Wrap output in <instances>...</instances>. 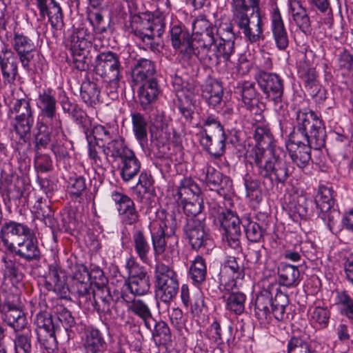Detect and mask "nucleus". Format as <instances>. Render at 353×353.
<instances>
[{
  "label": "nucleus",
  "mask_w": 353,
  "mask_h": 353,
  "mask_svg": "<svg viewBox=\"0 0 353 353\" xmlns=\"http://www.w3.org/2000/svg\"><path fill=\"white\" fill-rule=\"evenodd\" d=\"M192 29L194 44L201 63L212 66L230 59L234 52V35L230 24L217 29L205 17L199 16L194 21Z\"/></svg>",
  "instance_id": "1"
},
{
  "label": "nucleus",
  "mask_w": 353,
  "mask_h": 353,
  "mask_svg": "<svg viewBox=\"0 0 353 353\" xmlns=\"http://www.w3.org/2000/svg\"><path fill=\"white\" fill-rule=\"evenodd\" d=\"M234 23L245 39L256 43L263 37L262 18L259 0H232Z\"/></svg>",
  "instance_id": "2"
},
{
  "label": "nucleus",
  "mask_w": 353,
  "mask_h": 353,
  "mask_svg": "<svg viewBox=\"0 0 353 353\" xmlns=\"http://www.w3.org/2000/svg\"><path fill=\"white\" fill-rule=\"evenodd\" d=\"M252 165L254 172L263 178L284 183L289 176V170L285 160L274 151H266L262 148L253 149Z\"/></svg>",
  "instance_id": "3"
},
{
  "label": "nucleus",
  "mask_w": 353,
  "mask_h": 353,
  "mask_svg": "<svg viewBox=\"0 0 353 353\" xmlns=\"http://www.w3.org/2000/svg\"><path fill=\"white\" fill-rule=\"evenodd\" d=\"M159 223V229L157 232H151V239L155 260L169 261L179 254V238L174 235L176 223L172 215H165Z\"/></svg>",
  "instance_id": "4"
},
{
  "label": "nucleus",
  "mask_w": 353,
  "mask_h": 353,
  "mask_svg": "<svg viewBox=\"0 0 353 353\" xmlns=\"http://www.w3.org/2000/svg\"><path fill=\"white\" fill-rule=\"evenodd\" d=\"M296 123L292 134L310 143L314 150H320L325 145L326 132L323 121L313 111L300 110L296 112Z\"/></svg>",
  "instance_id": "5"
},
{
  "label": "nucleus",
  "mask_w": 353,
  "mask_h": 353,
  "mask_svg": "<svg viewBox=\"0 0 353 353\" xmlns=\"http://www.w3.org/2000/svg\"><path fill=\"white\" fill-rule=\"evenodd\" d=\"M155 295L165 303H170L179 292L178 275L169 265L157 262L154 269Z\"/></svg>",
  "instance_id": "6"
},
{
  "label": "nucleus",
  "mask_w": 353,
  "mask_h": 353,
  "mask_svg": "<svg viewBox=\"0 0 353 353\" xmlns=\"http://www.w3.org/2000/svg\"><path fill=\"white\" fill-rule=\"evenodd\" d=\"M94 70L112 88L117 89L119 87L123 77V68L117 54L112 51L98 54L95 58Z\"/></svg>",
  "instance_id": "7"
},
{
  "label": "nucleus",
  "mask_w": 353,
  "mask_h": 353,
  "mask_svg": "<svg viewBox=\"0 0 353 353\" xmlns=\"http://www.w3.org/2000/svg\"><path fill=\"white\" fill-rule=\"evenodd\" d=\"M37 107L39 110V121L51 124L59 134L61 131V121L57 112V100L52 89L40 92L37 100Z\"/></svg>",
  "instance_id": "8"
},
{
  "label": "nucleus",
  "mask_w": 353,
  "mask_h": 353,
  "mask_svg": "<svg viewBox=\"0 0 353 353\" xmlns=\"http://www.w3.org/2000/svg\"><path fill=\"white\" fill-rule=\"evenodd\" d=\"M259 87L267 99L274 102V108L279 111L283 108V81L275 73L260 72L256 76Z\"/></svg>",
  "instance_id": "9"
},
{
  "label": "nucleus",
  "mask_w": 353,
  "mask_h": 353,
  "mask_svg": "<svg viewBox=\"0 0 353 353\" xmlns=\"http://www.w3.org/2000/svg\"><path fill=\"white\" fill-rule=\"evenodd\" d=\"M205 217L187 219L183 227L185 236L191 246L195 250L202 248L209 250L212 246V240L205 224Z\"/></svg>",
  "instance_id": "10"
},
{
  "label": "nucleus",
  "mask_w": 353,
  "mask_h": 353,
  "mask_svg": "<svg viewBox=\"0 0 353 353\" xmlns=\"http://www.w3.org/2000/svg\"><path fill=\"white\" fill-rule=\"evenodd\" d=\"M219 276L220 285L230 292L241 285L244 278L243 268L235 257L230 256L222 265Z\"/></svg>",
  "instance_id": "11"
},
{
  "label": "nucleus",
  "mask_w": 353,
  "mask_h": 353,
  "mask_svg": "<svg viewBox=\"0 0 353 353\" xmlns=\"http://www.w3.org/2000/svg\"><path fill=\"white\" fill-rule=\"evenodd\" d=\"M31 230L28 225L13 221L5 222L1 228L0 238L6 248L15 251V244L24 237L30 236Z\"/></svg>",
  "instance_id": "12"
},
{
  "label": "nucleus",
  "mask_w": 353,
  "mask_h": 353,
  "mask_svg": "<svg viewBox=\"0 0 353 353\" xmlns=\"http://www.w3.org/2000/svg\"><path fill=\"white\" fill-rule=\"evenodd\" d=\"M286 148L292 161L299 168L307 166L311 160V146L310 143H305L297 134H291L286 143Z\"/></svg>",
  "instance_id": "13"
},
{
  "label": "nucleus",
  "mask_w": 353,
  "mask_h": 353,
  "mask_svg": "<svg viewBox=\"0 0 353 353\" xmlns=\"http://www.w3.org/2000/svg\"><path fill=\"white\" fill-rule=\"evenodd\" d=\"M37 326V339L46 349L57 343L55 326L51 315L48 312H39L34 320Z\"/></svg>",
  "instance_id": "14"
},
{
  "label": "nucleus",
  "mask_w": 353,
  "mask_h": 353,
  "mask_svg": "<svg viewBox=\"0 0 353 353\" xmlns=\"http://www.w3.org/2000/svg\"><path fill=\"white\" fill-rule=\"evenodd\" d=\"M111 197L124 223L132 225L138 221V212L135 209L134 201L128 196L115 190L112 192Z\"/></svg>",
  "instance_id": "15"
},
{
  "label": "nucleus",
  "mask_w": 353,
  "mask_h": 353,
  "mask_svg": "<svg viewBox=\"0 0 353 353\" xmlns=\"http://www.w3.org/2000/svg\"><path fill=\"white\" fill-rule=\"evenodd\" d=\"M221 224L225 231L228 245L234 250L239 249L241 236L239 218L233 212H227L223 214Z\"/></svg>",
  "instance_id": "16"
},
{
  "label": "nucleus",
  "mask_w": 353,
  "mask_h": 353,
  "mask_svg": "<svg viewBox=\"0 0 353 353\" xmlns=\"http://www.w3.org/2000/svg\"><path fill=\"white\" fill-rule=\"evenodd\" d=\"M203 180L210 190L216 191L219 194H225L229 191L232 181L214 167L207 165L203 169Z\"/></svg>",
  "instance_id": "17"
},
{
  "label": "nucleus",
  "mask_w": 353,
  "mask_h": 353,
  "mask_svg": "<svg viewBox=\"0 0 353 353\" xmlns=\"http://www.w3.org/2000/svg\"><path fill=\"white\" fill-rule=\"evenodd\" d=\"M40 16L48 17L52 27L61 29L63 26L62 10L55 0H36Z\"/></svg>",
  "instance_id": "18"
},
{
  "label": "nucleus",
  "mask_w": 353,
  "mask_h": 353,
  "mask_svg": "<svg viewBox=\"0 0 353 353\" xmlns=\"http://www.w3.org/2000/svg\"><path fill=\"white\" fill-rule=\"evenodd\" d=\"M271 30L276 47L281 50H285L289 43V39L284 23L278 7L273 8L271 15Z\"/></svg>",
  "instance_id": "19"
},
{
  "label": "nucleus",
  "mask_w": 353,
  "mask_h": 353,
  "mask_svg": "<svg viewBox=\"0 0 353 353\" xmlns=\"http://www.w3.org/2000/svg\"><path fill=\"white\" fill-rule=\"evenodd\" d=\"M141 83L142 85L138 90V96L141 106L144 110H148L157 101L161 90L156 78Z\"/></svg>",
  "instance_id": "20"
},
{
  "label": "nucleus",
  "mask_w": 353,
  "mask_h": 353,
  "mask_svg": "<svg viewBox=\"0 0 353 353\" xmlns=\"http://www.w3.org/2000/svg\"><path fill=\"white\" fill-rule=\"evenodd\" d=\"M83 353H103L105 349V341L99 330L88 329L83 338Z\"/></svg>",
  "instance_id": "21"
},
{
  "label": "nucleus",
  "mask_w": 353,
  "mask_h": 353,
  "mask_svg": "<svg viewBox=\"0 0 353 353\" xmlns=\"http://www.w3.org/2000/svg\"><path fill=\"white\" fill-rule=\"evenodd\" d=\"M122 168L121 175L123 181H129L134 179L141 168V163L132 150H125L121 158Z\"/></svg>",
  "instance_id": "22"
},
{
  "label": "nucleus",
  "mask_w": 353,
  "mask_h": 353,
  "mask_svg": "<svg viewBox=\"0 0 353 353\" xmlns=\"http://www.w3.org/2000/svg\"><path fill=\"white\" fill-rule=\"evenodd\" d=\"M17 245L19 246V249L15 248L14 252L21 258L27 261L39 259L40 252L37 245V240L32 232L30 236L24 237Z\"/></svg>",
  "instance_id": "23"
},
{
  "label": "nucleus",
  "mask_w": 353,
  "mask_h": 353,
  "mask_svg": "<svg viewBox=\"0 0 353 353\" xmlns=\"http://www.w3.org/2000/svg\"><path fill=\"white\" fill-rule=\"evenodd\" d=\"M288 6L293 20L297 26L304 33H307L310 28V20L306 10L298 0H289Z\"/></svg>",
  "instance_id": "24"
},
{
  "label": "nucleus",
  "mask_w": 353,
  "mask_h": 353,
  "mask_svg": "<svg viewBox=\"0 0 353 353\" xmlns=\"http://www.w3.org/2000/svg\"><path fill=\"white\" fill-rule=\"evenodd\" d=\"M51 129L52 132H54V135H62V130L57 134L54 128L51 124L43 123L41 121H38L37 124V132L34 134V143L35 151L41 150V149L46 148L50 143L51 137L49 132Z\"/></svg>",
  "instance_id": "25"
},
{
  "label": "nucleus",
  "mask_w": 353,
  "mask_h": 353,
  "mask_svg": "<svg viewBox=\"0 0 353 353\" xmlns=\"http://www.w3.org/2000/svg\"><path fill=\"white\" fill-rule=\"evenodd\" d=\"M132 243L134 251L139 259L145 264H149L150 259L148 256L150 252V245L144 233L137 230L134 231L132 236Z\"/></svg>",
  "instance_id": "26"
},
{
  "label": "nucleus",
  "mask_w": 353,
  "mask_h": 353,
  "mask_svg": "<svg viewBox=\"0 0 353 353\" xmlns=\"http://www.w3.org/2000/svg\"><path fill=\"white\" fill-rule=\"evenodd\" d=\"M3 321L15 332H21L28 328V321L22 310H4Z\"/></svg>",
  "instance_id": "27"
},
{
  "label": "nucleus",
  "mask_w": 353,
  "mask_h": 353,
  "mask_svg": "<svg viewBox=\"0 0 353 353\" xmlns=\"http://www.w3.org/2000/svg\"><path fill=\"white\" fill-rule=\"evenodd\" d=\"M132 130L142 148L148 144V120L139 112L132 114Z\"/></svg>",
  "instance_id": "28"
},
{
  "label": "nucleus",
  "mask_w": 353,
  "mask_h": 353,
  "mask_svg": "<svg viewBox=\"0 0 353 353\" xmlns=\"http://www.w3.org/2000/svg\"><path fill=\"white\" fill-rule=\"evenodd\" d=\"M156 69L154 63L146 59L138 61L133 70V80L136 83L145 82L150 79L154 78Z\"/></svg>",
  "instance_id": "29"
},
{
  "label": "nucleus",
  "mask_w": 353,
  "mask_h": 353,
  "mask_svg": "<svg viewBox=\"0 0 353 353\" xmlns=\"http://www.w3.org/2000/svg\"><path fill=\"white\" fill-rule=\"evenodd\" d=\"M201 95L210 105L216 107L222 101L223 88L218 82H207L201 87Z\"/></svg>",
  "instance_id": "30"
},
{
  "label": "nucleus",
  "mask_w": 353,
  "mask_h": 353,
  "mask_svg": "<svg viewBox=\"0 0 353 353\" xmlns=\"http://www.w3.org/2000/svg\"><path fill=\"white\" fill-rule=\"evenodd\" d=\"M274 299L268 290L262 291L256 299L255 314L259 319H270L271 313L270 307L273 303Z\"/></svg>",
  "instance_id": "31"
},
{
  "label": "nucleus",
  "mask_w": 353,
  "mask_h": 353,
  "mask_svg": "<svg viewBox=\"0 0 353 353\" xmlns=\"http://www.w3.org/2000/svg\"><path fill=\"white\" fill-rule=\"evenodd\" d=\"M316 207L325 215L334 206V191L331 187L321 185L315 198Z\"/></svg>",
  "instance_id": "32"
},
{
  "label": "nucleus",
  "mask_w": 353,
  "mask_h": 353,
  "mask_svg": "<svg viewBox=\"0 0 353 353\" xmlns=\"http://www.w3.org/2000/svg\"><path fill=\"white\" fill-rule=\"evenodd\" d=\"M8 114L10 117L14 115L13 119H34L30 102L27 99L15 100L10 107Z\"/></svg>",
  "instance_id": "33"
},
{
  "label": "nucleus",
  "mask_w": 353,
  "mask_h": 353,
  "mask_svg": "<svg viewBox=\"0 0 353 353\" xmlns=\"http://www.w3.org/2000/svg\"><path fill=\"white\" fill-rule=\"evenodd\" d=\"M123 299L127 304V310L129 312L139 316L142 320L152 318L151 310L148 304L139 299L130 300L127 296L123 295Z\"/></svg>",
  "instance_id": "34"
},
{
  "label": "nucleus",
  "mask_w": 353,
  "mask_h": 353,
  "mask_svg": "<svg viewBox=\"0 0 353 353\" xmlns=\"http://www.w3.org/2000/svg\"><path fill=\"white\" fill-rule=\"evenodd\" d=\"M299 276V270L294 265H283L279 269V282L286 287L297 285Z\"/></svg>",
  "instance_id": "35"
},
{
  "label": "nucleus",
  "mask_w": 353,
  "mask_h": 353,
  "mask_svg": "<svg viewBox=\"0 0 353 353\" xmlns=\"http://www.w3.org/2000/svg\"><path fill=\"white\" fill-rule=\"evenodd\" d=\"M203 133L201 142L206 148L209 153L215 157H219L223 155L225 152V143L226 141L225 132L218 134L219 140L216 144L212 143V137L205 131Z\"/></svg>",
  "instance_id": "36"
},
{
  "label": "nucleus",
  "mask_w": 353,
  "mask_h": 353,
  "mask_svg": "<svg viewBox=\"0 0 353 353\" xmlns=\"http://www.w3.org/2000/svg\"><path fill=\"white\" fill-rule=\"evenodd\" d=\"M150 280L146 272L130 278L128 289L132 294L141 296L150 290Z\"/></svg>",
  "instance_id": "37"
},
{
  "label": "nucleus",
  "mask_w": 353,
  "mask_h": 353,
  "mask_svg": "<svg viewBox=\"0 0 353 353\" xmlns=\"http://www.w3.org/2000/svg\"><path fill=\"white\" fill-rule=\"evenodd\" d=\"M63 272L57 264L49 268V281H46L47 288L54 292H61L65 288V280L61 276Z\"/></svg>",
  "instance_id": "38"
},
{
  "label": "nucleus",
  "mask_w": 353,
  "mask_h": 353,
  "mask_svg": "<svg viewBox=\"0 0 353 353\" xmlns=\"http://www.w3.org/2000/svg\"><path fill=\"white\" fill-rule=\"evenodd\" d=\"M310 321L314 327L319 329L325 328L327 326L330 312L327 307H314L310 309Z\"/></svg>",
  "instance_id": "39"
},
{
  "label": "nucleus",
  "mask_w": 353,
  "mask_h": 353,
  "mask_svg": "<svg viewBox=\"0 0 353 353\" xmlns=\"http://www.w3.org/2000/svg\"><path fill=\"white\" fill-rule=\"evenodd\" d=\"M288 303V296L281 292H277L271 306L270 312L277 321H283L287 317L285 308Z\"/></svg>",
  "instance_id": "40"
},
{
  "label": "nucleus",
  "mask_w": 353,
  "mask_h": 353,
  "mask_svg": "<svg viewBox=\"0 0 353 353\" xmlns=\"http://www.w3.org/2000/svg\"><path fill=\"white\" fill-rule=\"evenodd\" d=\"M246 296L241 292H232L226 298V309L236 314H241L245 311Z\"/></svg>",
  "instance_id": "41"
},
{
  "label": "nucleus",
  "mask_w": 353,
  "mask_h": 353,
  "mask_svg": "<svg viewBox=\"0 0 353 353\" xmlns=\"http://www.w3.org/2000/svg\"><path fill=\"white\" fill-rule=\"evenodd\" d=\"M173 85L179 97H184L191 100L199 94L200 88L194 83L183 82L179 77H176L173 81Z\"/></svg>",
  "instance_id": "42"
},
{
  "label": "nucleus",
  "mask_w": 353,
  "mask_h": 353,
  "mask_svg": "<svg viewBox=\"0 0 353 353\" xmlns=\"http://www.w3.org/2000/svg\"><path fill=\"white\" fill-rule=\"evenodd\" d=\"M2 75L5 80L8 82H12L15 80L17 75V60L14 54H10L2 59L0 63Z\"/></svg>",
  "instance_id": "43"
},
{
  "label": "nucleus",
  "mask_w": 353,
  "mask_h": 353,
  "mask_svg": "<svg viewBox=\"0 0 353 353\" xmlns=\"http://www.w3.org/2000/svg\"><path fill=\"white\" fill-rule=\"evenodd\" d=\"M34 123V119H12L11 125L19 139L26 143L30 139V132Z\"/></svg>",
  "instance_id": "44"
},
{
  "label": "nucleus",
  "mask_w": 353,
  "mask_h": 353,
  "mask_svg": "<svg viewBox=\"0 0 353 353\" xmlns=\"http://www.w3.org/2000/svg\"><path fill=\"white\" fill-rule=\"evenodd\" d=\"M32 332L30 329L16 332L14 339V353H30Z\"/></svg>",
  "instance_id": "45"
},
{
  "label": "nucleus",
  "mask_w": 353,
  "mask_h": 353,
  "mask_svg": "<svg viewBox=\"0 0 353 353\" xmlns=\"http://www.w3.org/2000/svg\"><path fill=\"white\" fill-rule=\"evenodd\" d=\"M190 277L196 284L203 283L206 278L207 268L205 260L201 256H196L190 269Z\"/></svg>",
  "instance_id": "46"
},
{
  "label": "nucleus",
  "mask_w": 353,
  "mask_h": 353,
  "mask_svg": "<svg viewBox=\"0 0 353 353\" xmlns=\"http://www.w3.org/2000/svg\"><path fill=\"white\" fill-rule=\"evenodd\" d=\"M100 90L94 82H87L82 84L81 97L88 105L93 106L99 101Z\"/></svg>",
  "instance_id": "47"
},
{
  "label": "nucleus",
  "mask_w": 353,
  "mask_h": 353,
  "mask_svg": "<svg viewBox=\"0 0 353 353\" xmlns=\"http://www.w3.org/2000/svg\"><path fill=\"white\" fill-rule=\"evenodd\" d=\"M288 353H313L307 339L303 336H292L288 342Z\"/></svg>",
  "instance_id": "48"
},
{
  "label": "nucleus",
  "mask_w": 353,
  "mask_h": 353,
  "mask_svg": "<svg viewBox=\"0 0 353 353\" xmlns=\"http://www.w3.org/2000/svg\"><path fill=\"white\" fill-rule=\"evenodd\" d=\"M238 92L240 93L244 104L248 108L254 106L256 91L254 83L248 81L243 82L237 88Z\"/></svg>",
  "instance_id": "49"
},
{
  "label": "nucleus",
  "mask_w": 353,
  "mask_h": 353,
  "mask_svg": "<svg viewBox=\"0 0 353 353\" xmlns=\"http://www.w3.org/2000/svg\"><path fill=\"white\" fill-rule=\"evenodd\" d=\"M134 34L143 43L145 48H152L154 33L148 21L143 22L140 27L137 26L134 30Z\"/></svg>",
  "instance_id": "50"
},
{
  "label": "nucleus",
  "mask_w": 353,
  "mask_h": 353,
  "mask_svg": "<svg viewBox=\"0 0 353 353\" xmlns=\"http://www.w3.org/2000/svg\"><path fill=\"white\" fill-rule=\"evenodd\" d=\"M309 201L304 196H300L296 201L289 204V210L294 219L305 218L308 214Z\"/></svg>",
  "instance_id": "51"
},
{
  "label": "nucleus",
  "mask_w": 353,
  "mask_h": 353,
  "mask_svg": "<svg viewBox=\"0 0 353 353\" xmlns=\"http://www.w3.org/2000/svg\"><path fill=\"white\" fill-rule=\"evenodd\" d=\"M125 150H132L125 146L124 141L121 139H114L107 143L103 149L106 157L113 158L123 157V154Z\"/></svg>",
  "instance_id": "52"
},
{
  "label": "nucleus",
  "mask_w": 353,
  "mask_h": 353,
  "mask_svg": "<svg viewBox=\"0 0 353 353\" xmlns=\"http://www.w3.org/2000/svg\"><path fill=\"white\" fill-rule=\"evenodd\" d=\"M244 185L247 196L252 203L259 204L262 200V194L259 189V182L250 177H245L244 178Z\"/></svg>",
  "instance_id": "53"
},
{
  "label": "nucleus",
  "mask_w": 353,
  "mask_h": 353,
  "mask_svg": "<svg viewBox=\"0 0 353 353\" xmlns=\"http://www.w3.org/2000/svg\"><path fill=\"white\" fill-rule=\"evenodd\" d=\"M242 223L249 241L258 242L261 239L263 236V230L259 223L252 221L249 219H244Z\"/></svg>",
  "instance_id": "54"
},
{
  "label": "nucleus",
  "mask_w": 353,
  "mask_h": 353,
  "mask_svg": "<svg viewBox=\"0 0 353 353\" xmlns=\"http://www.w3.org/2000/svg\"><path fill=\"white\" fill-rule=\"evenodd\" d=\"M13 47L18 54L30 53L34 49V43L28 37L15 33L13 39Z\"/></svg>",
  "instance_id": "55"
},
{
  "label": "nucleus",
  "mask_w": 353,
  "mask_h": 353,
  "mask_svg": "<svg viewBox=\"0 0 353 353\" xmlns=\"http://www.w3.org/2000/svg\"><path fill=\"white\" fill-rule=\"evenodd\" d=\"M172 45L174 49H177L190 41L188 32L183 30L180 26H174L170 30Z\"/></svg>",
  "instance_id": "56"
},
{
  "label": "nucleus",
  "mask_w": 353,
  "mask_h": 353,
  "mask_svg": "<svg viewBox=\"0 0 353 353\" xmlns=\"http://www.w3.org/2000/svg\"><path fill=\"white\" fill-rule=\"evenodd\" d=\"M310 4L316 8L321 12L325 13L326 17L323 23L330 26L332 23V11L329 0H308Z\"/></svg>",
  "instance_id": "57"
},
{
  "label": "nucleus",
  "mask_w": 353,
  "mask_h": 353,
  "mask_svg": "<svg viewBox=\"0 0 353 353\" xmlns=\"http://www.w3.org/2000/svg\"><path fill=\"white\" fill-rule=\"evenodd\" d=\"M338 303L341 306V313L348 319H353V299L345 292L337 295Z\"/></svg>",
  "instance_id": "58"
},
{
  "label": "nucleus",
  "mask_w": 353,
  "mask_h": 353,
  "mask_svg": "<svg viewBox=\"0 0 353 353\" xmlns=\"http://www.w3.org/2000/svg\"><path fill=\"white\" fill-rule=\"evenodd\" d=\"M40 150L35 151L34 166L41 173L49 172L52 168V161L47 154H42Z\"/></svg>",
  "instance_id": "59"
},
{
  "label": "nucleus",
  "mask_w": 353,
  "mask_h": 353,
  "mask_svg": "<svg viewBox=\"0 0 353 353\" xmlns=\"http://www.w3.org/2000/svg\"><path fill=\"white\" fill-rule=\"evenodd\" d=\"M153 336L159 337V342L161 343H166L172 341L170 327L164 321H159L155 323Z\"/></svg>",
  "instance_id": "60"
},
{
  "label": "nucleus",
  "mask_w": 353,
  "mask_h": 353,
  "mask_svg": "<svg viewBox=\"0 0 353 353\" xmlns=\"http://www.w3.org/2000/svg\"><path fill=\"white\" fill-rule=\"evenodd\" d=\"M203 205L201 201H196L194 202L187 201L184 203L183 210L187 216V219H198L204 217L201 214Z\"/></svg>",
  "instance_id": "61"
},
{
  "label": "nucleus",
  "mask_w": 353,
  "mask_h": 353,
  "mask_svg": "<svg viewBox=\"0 0 353 353\" xmlns=\"http://www.w3.org/2000/svg\"><path fill=\"white\" fill-rule=\"evenodd\" d=\"M254 138L259 145H268L272 139L269 128L265 125H258L255 127Z\"/></svg>",
  "instance_id": "62"
},
{
  "label": "nucleus",
  "mask_w": 353,
  "mask_h": 353,
  "mask_svg": "<svg viewBox=\"0 0 353 353\" xmlns=\"http://www.w3.org/2000/svg\"><path fill=\"white\" fill-rule=\"evenodd\" d=\"M190 312L195 316H199L205 310L204 297L201 291H197L190 303Z\"/></svg>",
  "instance_id": "63"
},
{
  "label": "nucleus",
  "mask_w": 353,
  "mask_h": 353,
  "mask_svg": "<svg viewBox=\"0 0 353 353\" xmlns=\"http://www.w3.org/2000/svg\"><path fill=\"white\" fill-rule=\"evenodd\" d=\"M88 19L96 33L101 34L106 31L103 16L99 11L89 12Z\"/></svg>",
  "instance_id": "64"
}]
</instances>
